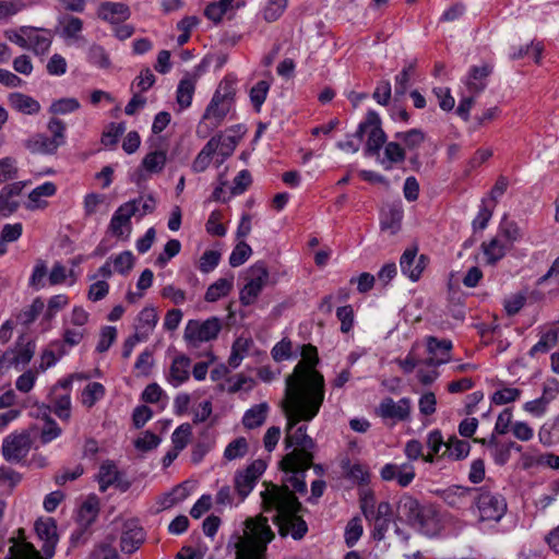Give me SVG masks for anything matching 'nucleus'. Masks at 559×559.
Returning a JSON list of instances; mask_svg holds the SVG:
<instances>
[{
    "label": "nucleus",
    "instance_id": "nucleus-1",
    "mask_svg": "<svg viewBox=\"0 0 559 559\" xmlns=\"http://www.w3.org/2000/svg\"><path fill=\"white\" fill-rule=\"evenodd\" d=\"M301 360L285 379V395H289L295 406L306 402L307 415L319 413L325 396V381L316 367L319 364L318 350L311 344L301 347Z\"/></svg>",
    "mask_w": 559,
    "mask_h": 559
},
{
    "label": "nucleus",
    "instance_id": "nucleus-2",
    "mask_svg": "<svg viewBox=\"0 0 559 559\" xmlns=\"http://www.w3.org/2000/svg\"><path fill=\"white\" fill-rule=\"evenodd\" d=\"M282 407L287 419L285 447L289 449L297 447L292 452L286 454L281 464L284 468L295 471L297 467L309 469L312 465L313 455L311 449L314 447V441L307 435V426H299L294 429L300 421H311L319 413L307 417L308 412L306 402H302L300 406H295L289 395L284 394L282 401Z\"/></svg>",
    "mask_w": 559,
    "mask_h": 559
},
{
    "label": "nucleus",
    "instance_id": "nucleus-3",
    "mask_svg": "<svg viewBox=\"0 0 559 559\" xmlns=\"http://www.w3.org/2000/svg\"><path fill=\"white\" fill-rule=\"evenodd\" d=\"M265 489L261 491L263 508L265 511H275L274 523L278 527L281 536L288 534L294 539H301L307 531V523L298 515L301 503L286 487L264 483Z\"/></svg>",
    "mask_w": 559,
    "mask_h": 559
},
{
    "label": "nucleus",
    "instance_id": "nucleus-4",
    "mask_svg": "<svg viewBox=\"0 0 559 559\" xmlns=\"http://www.w3.org/2000/svg\"><path fill=\"white\" fill-rule=\"evenodd\" d=\"M274 537L267 519L259 515L247 519L229 544L235 548L236 559H266L267 545Z\"/></svg>",
    "mask_w": 559,
    "mask_h": 559
},
{
    "label": "nucleus",
    "instance_id": "nucleus-5",
    "mask_svg": "<svg viewBox=\"0 0 559 559\" xmlns=\"http://www.w3.org/2000/svg\"><path fill=\"white\" fill-rule=\"evenodd\" d=\"M396 518L426 535H433L437 532L436 511L423 507L414 497L404 493L396 506Z\"/></svg>",
    "mask_w": 559,
    "mask_h": 559
},
{
    "label": "nucleus",
    "instance_id": "nucleus-6",
    "mask_svg": "<svg viewBox=\"0 0 559 559\" xmlns=\"http://www.w3.org/2000/svg\"><path fill=\"white\" fill-rule=\"evenodd\" d=\"M222 330V320L211 317L204 321L189 320L183 332V340L189 347L198 348L201 343L216 340Z\"/></svg>",
    "mask_w": 559,
    "mask_h": 559
},
{
    "label": "nucleus",
    "instance_id": "nucleus-7",
    "mask_svg": "<svg viewBox=\"0 0 559 559\" xmlns=\"http://www.w3.org/2000/svg\"><path fill=\"white\" fill-rule=\"evenodd\" d=\"M37 536L44 542L41 547L45 557L31 544L23 543L16 547L15 559H22L26 546L33 548L39 559H50L55 555L56 545L58 543L57 526L52 519L39 520L35 523Z\"/></svg>",
    "mask_w": 559,
    "mask_h": 559
},
{
    "label": "nucleus",
    "instance_id": "nucleus-8",
    "mask_svg": "<svg viewBox=\"0 0 559 559\" xmlns=\"http://www.w3.org/2000/svg\"><path fill=\"white\" fill-rule=\"evenodd\" d=\"M474 503L480 521L499 522L507 512L506 499L497 493L477 488Z\"/></svg>",
    "mask_w": 559,
    "mask_h": 559
},
{
    "label": "nucleus",
    "instance_id": "nucleus-9",
    "mask_svg": "<svg viewBox=\"0 0 559 559\" xmlns=\"http://www.w3.org/2000/svg\"><path fill=\"white\" fill-rule=\"evenodd\" d=\"M365 133L368 134L366 154L373 155L379 153L386 140V135L381 128L379 115L373 110L367 112L365 120L359 123L355 136L360 141Z\"/></svg>",
    "mask_w": 559,
    "mask_h": 559
},
{
    "label": "nucleus",
    "instance_id": "nucleus-10",
    "mask_svg": "<svg viewBox=\"0 0 559 559\" xmlns=\"http://www.w3.org/2000/svg\"><path fill=\"white\" fill-rule=\"evenodd\" d=\"M247 284L240 290V302L252 305L269 281V271L264 262H257L248 270Z\"/></svg>",
    "mask_w": 559,
    "mask_h": 559
},
{
    "label": "nucleus",
    "instance_id": "nucleus-11",
    "mask_svg": "<svg viewBox=\"0 0 559 559\" xmlns=\"http://www.w3.org/2000/svg\"><path fill=\"white\" fill-rule=\"evenodd\" d=\"M2 455L5 461L19 463L24 460L31 450V438L26 432L11 433L3 439Z\"/></svg>",
    "mask_w": 559,
    "mask_h": 559
},
{
    "label": "nucleus",
    "instance_id": "nucleus-12",
    "mask_svg": "<svg viewBox=\"0 0 559 559\" xmlns=\"http://www.w3.org/2000/svg\"><path fill=\"white\" fill-rule=\"evenodd\" d=\"M265 471V463L261 460L252 462L243 471H239L235 475V490L240 500H243L253 489L259 477Z\"/></svg>",
    "mask_w": 559,
    "mask_h": 559
},
{
    "label": "nucleus",
    "instance_id": "nucleus-13",
    "mask_svg": "<svg viewBox=\"0 0 559 559\" xmlns=\"http://www.w3.org/2000/svg\"><path fill=\"white\" fill-rule=\"evenodd\" d=\"M426 347L428 357L423 360V365L429 368H437L450 360V352L453 344L447 338L439 340L435 336H427Z\"/></svg>",
    "mask_w": 559,
    "mask_h": 559
},
{
    "label": "nucleus",
    "instance_id": "nucleus-14",
    "mask_svg": "<svg viewBox=\"0 0 559 559\" xmlns=\"http://www.w3.org/2000/svg\"><path fill=\"white\" fill-rule=\"evenodd\" d=\"M412 401L408 397H402L395 402L391 397L383 399L377 407V415L383 419H394L405 421L409 419Z\"/></svg>",
    "mask_w": 559,
    "mask_h": 559
},
{
    "label": "nucleus",
    "instance_id": "nucleus-15",
    "mask_svg": "<svg viewBox=\"0 0 559 559\" xmlns=\"http://www.w3.org/2000/svg\"><path fill=\"white\" fill-rule=\"evenodd\" d=\"M242 133V127L237 126L235 128L228 129L225 134L213 136L210 140L215 142V144L213 145V153L215 154V156H217V165L224 163V160L234 153L238 144V140Z\"/></svg>",
    "mask_w": 559,
    "mask_h": 559
},
{
    "label": "nucleus",
    "instance_id": "nucleus-16",
    "mask_svg": "<svg viewBox=\"0 0 559 559\" xmlns=\"http://www.w3.org/2000/svg\"><path fill=\"white\" fill-rule=\"evenodd\" d=\"M427 265V258L424 254H417V248H407L400 259V267L403 275L408 277L412 282L420 278Z\"/></svg>",
    "mask_w": 559,
    "mask_h": 559
},
{
    "label": "nucleus",
    "instance_id": "nucleus-17",
    "mask_svg": "<svg viewBox=\"0 0 559 559\" xmlns=\"http://www.w3.org/2000/svg\"><path fill=\"white\" fill-rule=\"evenodd\" d=\"M144 539L145 533L136 521L132 520L124 523L120 538V547L123 552L133 554L143 544Z\"/></svg>",
    "mask_w": 559,
    "mask_h": 559
},
{
    "label": "nucleus",
    "instance_id": "nucleus-18",
    "mask_svg": "<svg viewBox=\"0 0 559 559\" xmlns=\"http://www.w3.org/2000/svg\"><path fill=\"white\" fill-rule=\"evenodd\" d=\"M380 474L383 480H396L401 487H407L415 478V468L409 463H389L381 468Z\"/></svg>",
    "mask_w": 559,
    "mask_h": 559
},
{
    "label": "nucleus",
    "instance_id": "nucleus-19",
    "mask_svg": "<svg viewBox=\"0 0 559 559\" xmlns=\"http://www.w3.org/2000/svg\"><path fill=\"white\" fill-rule=\"evenodd\" d=\"M134 216V212L131 205L121 204L114 213L110 223L109 230L116 237H129L131 233V217Z\"/></svg>",
    "mask_w": 559,
    "mask_h": 559
},
{
    "label": "nucleus",
    "instance_id": "nucleus-20",
    "mask_svg": "<svg viewBox=\"0 0 559 559\" xmlns=\"http://www.w3.org/2000/svg\"><path fill=\"white\" fill-rule=\"evenodd\" d=\"M97 15L103 21L116 25L127 21L131 15V11L130 8L122 2L106 1L99 4Z\"/></svg>",
    "mask_w": 559,
    "mask_h": 559
},
{
    "label": "nucleus",
    "instance_id": "nucleus-21",
    "mask_svg": "<svg viewBox=\"0 0 559 559\" xmlns=\"http://www.w3.org/2000/svg\"><path fill=\"white\" fill-rule=\"evenodd\" d=\"M477 488L452 486L442 492L443 501L451 508L462 509L474 503Z\"/></svg>",
    "mask_w": 559,
    "mask_h": 559
},
{
    "label": "nucleus",
    "instance_id": "nucleus-22",
    "mask_svg": "<svg viewBox=\"0 0 559 559\" xmlns=\"http://www.w3.org/2000/svg\"><path fill=\"white\" fill-rule=\"evenodd\" d=\"M191 359L186 355L176 356L166 376L167 381L175 388L180 386L190 378Z\"/></svg>",
    "mask_w": 559,
    "mask_h": 559
},
{
    "label": "nucleus",
    "instance_id": "nucleus-23",
    "mask_svg": "<svg viewBox=\"0 0 559 559\" xmlns=\"http://www.w3.org/2000/svg\"><path fill=\"white\" fill-rule=\"evenodd\" d=\"M231 107L233 104L213 95L203 114V120H210L214 127H218L228 115Z\"/></svg>",
    "mask_w": 559,
    "mask_h": 559
},
{
    "label": "nucleus",
    "instance_id": "nucleus-24",
    "mask_svg": "<svg viewBox=\"0 0 559 559\" xmlns=\"http://www.w3.org/2000/svg\"><path fill=\"white\" fill-rule=\"evenodd\" d=\"M98 484H99V490L105 492L108 487L110 486H117L121 487L123 490L128 488V485L121 486L120 483V473L117 468V466L110 462H104L99 467L98 473Z\"/></svg>",
    "mask_w": 559,
    "mask_h": 559
},
{
    "label": "nucleus",
    "instance_id": "nucleus-25",
    "mask_svg": "<svg viewBox=\"0 0 559 559\" xmlns=\"http://www.w3.org/2000/svg\"><path fill=\"white\" fill-rule=\"evenodd\" d=\"M392 521V508L388 501H382L377 506L374 514V533L373 536L377 539H383L385 532Z\"/></svg>",
    "mask_w": 559,
    "mask_h": 559
},
{
    "label": "nucleus",
    "instance_id": "nucleus-26",
    "mask_svg": "<svg viewBox=\"0 0 559 559\" xmlns=\"http://www.w3.org/2000/svg\"><path fill=\"white\" fill-rule=\"evenodd\" d=\"M9 104L13 109L25 115H34L40 110V105L36 99L21 93H11Z\"/></svg>",
    "mask_w": 559,
    "mask_h": 559
},
{
    "label": "nucleus",
    "instance_id": "nucleus-27",
    "mask_svg": "<svg viewBox=\"0 0 559 559\" xmlns=\"http://www.w3.org/2000/svg\"><path fill=\"white\" fill-rule=\"evenodd\" d=\"M28 35L26 48L32 49L36 55L44 53L51 45V34L47 29L31 27Z\"/></svg>",
    "mask_w": 559,
    "mask_h": 559
},
{
    "label": "nucleus",
    "instance_id": "nucleus-28",
    "mask_svg": "<svg viewBox=\"0 0 559 559\" xmlns=\"http://www.w3.org/2000/svg\"><path fill=\"white\" fill-rule=\"evenodd\" d=\"M484 254L489 264H495L502 259L507 251L511 248L507 242L501 239V236H496L488 243L481 245Z\"/></svg>",
    "mask_w": 559,
    "mask_h": 559
},
{
    "label": "nucleus",
    "instance_id": "nucleus-29",
    "mask_svg": "<svg viewBox=\"0 0 559 559\" xmlns=\"http://www.w3.org/2000/svg\"><path fill=\"white\" fill-rule=\"evenodd\" d=\"M195 75H187L179 82L177 87V104L181 109H186L191 105L195 91Z\"/></svg>",
    "mask_w": 559,
    "mask_h": 559
},
{
    "label": "nucleus",
    "instance_id": "nucleus-30",
    "mask_svg": "<svg viewBox=\"0 0 559 559\" xmlns=\"http://www.w3.org/2000/svg\"><path fill=\"white\" fill-rule=\"evenodd\" d=\"M157 321L158 316L153 307H146L142 309L138 317L135 333H140V336L146 340L150 333L154 330Z\"/></svg>",
    "mask_w": 559,
    "mask_h": 559
},
{
    "label": "nucleus",
    "instance_id": "nucleus-31",
    "mask_svg": "<svg viewBox=\"0 0 559 559\" xmlns=\"http://www.w3.org/2000/svg\"><path fill=\"white\" fill-rule=\"evenodd\" d=\"M27 148L37 154H55L60 147L51 136L36 134L27 141Z\"/></svg>",
    "mask_w": 559,
    "mask_h": 559
},
{
    "label": "nucleus",
    "instance_id": "nucleus-32",
    "mask_svg": "<svg viewBox=\"0 0 559 559\" xmlns=\"http://www.w3.org/2000/svg\"><path fill=\"white\" fill-rule=\"evenodd\" d=\"M28 181H16L4 186L0 190V211L15 209L16 204L11 202L13 197L20 195L22 190L27 186Z\"/></svg>",
    "mask_w": 559,
    "mask_h": 559
},
{
    "label": "nucleus",
    "instance_id": "nucleus-33",
    "mask_svg": "<svg viewBox=\"0 0 559 559\" xmlns=\"http://www.w3.org/2000/svg\"><path fill=\"white\" fill-rule=\"evenodd\" d=\"M166 160V152L163 150H155L144 156L141 166L143 170L148 174H158L163 171Z\"/></svg>",
    "mask_w": 559,
    "mask_h": 559
},
{
    "label": "nucleus",
    "instance_id": "nucleus-34",
    "mask_svg": "<svg viewBox=\"0 0 559 559\" xmlns=\"http://www.w3.org/2000/svg\"><path fill=\"white\" fill-rule=\"evenodd\" d=\"M269 412V405L261 403L249 408L242 418V424L249 429L260 427L264 424Z\"/></svg>",
    "mask_w": 559,
    "mask_h": 559
},
{
    "label": "nucleus",
    "instance_id": "nucleus-35",
    "mask_svg": "<svg viewBox=\"0 0 559 559\" xmlns=\"http://www.w3.org/2000/svg\"><path fill=\"white\" fill-rule=\"evenodd\" d=\"M282 469L290 473L292 475L286 478V484L283 487H286L290 493L295 496L294 492L305 493L307 491V485L305 481V473L307 469L302 467H297L295 471L284 468L281 464Z\"/></svg>",
    "mask_w": 559,
    "mask_h": 559
},
{
    "label": "nucleus",
    "instance_id": "nucleus-36",
    "mask_svg": "<svg viewBox=\"0 0 559 559\" xmlns=\"http://www.w3.org/2000/svg\"><path fill=\"white\" fill-rule=\"evenodd\" d=\"M57 191V187L53 182L47 181L38 187H36L28 194V203L26 207L29 210L39 209L41 204V198L52 197Z\"/></svg>",
    "mask_w": 559,
    "mask_h": 559
},
{
    "label": "nucleus",
    "instance_id": "nucleus-37",
    "mask_svg": "<svg viewBox=\"0 0 559 559\" xmlns=\"http://www.w3.org/2000/svg\"><path fill=\"white\" fill-rule=\"evenodd\" d=\"M558 343V331L550 329L540 334L539 341L530 349V356L535 357L538 354H545L555 347Z\"/></svg>",
    "mask_w": 559,
    "mask_h": 559
},
{
    "label": "nucleus",
    "instance_id": "nucleus-38",
    "mask_svg": "<svg viewBox=\"0 0 559 559\" xmlns=\"http://www.w3.org/2000/svg\"><path fill=\"white\" fill-rule=\"evenodd\" d=\"M233 276L230 278H218L207 288L205 293V300L209 302H214L226 296L233 288Z\"/></svg>",
    "mask_w": 559,
    "mask_h": 559
},
{
    "label": "nucleus",
    "instance_id": "nucleus-39",
    "mask_svg": "<svg viewBox=\"0 0 559 559\" xmlns=\"http://www.w3.org/2000/svg\"><path fill=\"white\" fill-rule=\"evenodd\" d=\"M471 451V444L465 440H460L456 437H451L445 444V452L449 457L453 460L465 459Z\"/></svg>",
    "mask_w": 559,
    "mask_h": 559
},
{
    "label": "nucleus",
    "instance_id": "nucleus-40",
    "mask_svg": "<svg viewBox=\"0 0 559 559\" xmlns=\"http://www.w3.org/2000/svg\"><path fill=\"white\" fill-rule=\"evenodd\" d=\"M44 301L41 298L37 297L33 300L32 305L24 308L19 314L17 320L23 325H29L33 323L37 317L43 312L44 310Z\"/></svg>",
    "mask_w": 559,
    "mask_h": 559
},
{
    "label": "nucleus",
    "instance_id": "nucleus-41",
    "mask_svg": "<svg viewBox=\"0 0 559 559\" xmlns=\"http://www.w3.org/2000/svg\"><path fill=\"white\" fill-rule=\"evenodd\" d=\"M237 91V81L233 75H226L216 88L214 96H218L230 104H234Z\"/></svg>",
    "mask_w": 559,
    "mask_h": 559
},
{
    "label": "nucleus",
    "instance_id": "nucleus-42",
    "mask_svg": "<svg viewBox=\"0 0 559 559\" xmlns=\"http://www.w3.org/2000/svg\"><path fill=\"white\" fill-rule=\"evenodd\" d=\"M80 108V103L76 98L67 97L53 100L49 107V112L57 115L71 114Z\"/></svg>",
    "mask_w": 559,
    "mask_h": 559
},
{
    "label": "nucleus",
    "instance_id": "nucleus-43",
    "mask_svg": "<svg viewBox=\"0 0 559 559\" xmlns=\"http://www.w3.org/2000/svg\"><path fill=\"white\" fill-rule=\"evenodd\" d=\"M271 86L270 80H261L257 82L251 88H250V100L253 104L255 109H260L262 104L264 103L267 92Z\"/></svg>",
    "mask_w": 559,
    "mask_h": 559
},
{
    "label": "nucleus",
    "instance_id": "nucleus-44",
    "mask_svg": "<svg viewBox=\"0 0 559 559\" xmlns=\"http://www.w3.org/2000/svg\"><path fill=\"white\" fill-rule=\"evenodd\" d=\"M105 394V388L99 382H92L86 385L82 394V402L85 406L92 407L96 401Z\"/></svg>",
    "mask_w": 559,
    "mask_h": 559
},
{
    "label": "nucleus",
    "instance_id": "nucleus-45",
    "mask_svg": "<svg viewBox=\"0 0 559 559\" xmlns=\"http://www.w3.org/2000/svg\"><path fill=\"white\" fill-rule=\"evenodd\" d=\"M214 144V141H209L195 157L192 164V169L195 173H202L209 167L212 156H215L213 153Z\"/></svg>",
    "mask_w": 559,
    "mask_h": 559
},
{
    "label": "nucleus",
    "instance_id": "nucleus-46",
    "mask_svg": "<svg viewBox=\"0 0 559 559\" xmlns=\"http://www.w3.org/2000/svg\"><path fill=\"white\" fill-rule=\"evenodd\" d=\"M543 49L544 46L542 43H532L531 45L520 47L518 50L513 49V51L510 53V57L512 59H520L525 56L532 57L535 63L538 66Z\"/></svg>",
    "mask_w": 559,
    "mask_h": 559
},
{
    "label": "nucleus",
    "instance_id": "nucleus-47",
    "mask_svg": "<svg viewBox=\"0 0 559 559\" xmlns=\"http://www.w3.org/2000/svg\"><path fill=\"white\" fill-rule=\"evenodd\" d=\"M85 335V328L73 326L69 324L67 320H64L63 342L66 345H69L71 347L76 346L82 342Z\"/></svg>",
    "mask_w": 559,
    "mask_h": 559
},
{
    "label": "nucleus",
    "instance_id": "nucleus-48",
    "mask_svg": "<svg viewBox=\"0 0 559 559\" xmlns=\"http://www.w3.org/2000/svg\"><path fill=\"white\" fill-rule=\"evenodd\" d=\"M118 557L112 540H104L97 544L90 555V559H118Z\"/></svg>",
    "mask_w": 559,
    "mask_h": 559
},
{
    "label": "nucleus",
    "instance_id": "nucleus-49",
    "mask_svg": "<svg viewBox=\"0 0 559 559\" xmlns=\"http://www.w3.org/2000/svg\"><path fill=\"white\" fill-rule=\"evenodd\" d=\"M192 433V428L189 424H182L173 432L171 440L174 443V450L180 452L189 443V439Z\"/></svg>",
    "mask_w": 559,
    "mask_h": 559
},
{
    "label": "nucleus",
    "instance_id": "nucleus-50",
    "mask_svg": "<svg viewBox=\"0 0 559 559\" xmlns=\"http://www.w3.org/2000/svg\"><path fill=\"white\" fill-rule=\"evenodd\" d=\"M53 412L62 420H69L71 416V400L69 393L55 395Z\"/></svg>",
    "mask_w": 559,
    "mask_h": 559
},
{
    "label": "nucleus",
    "instance_id": "nucleus-51",
    "mask_svg": "<svg viewBox=\"0 0 559 559\" xmlns=\"http://www.w3.org/2000/svg\"><path fill=\"white\" fill-rule=\"evenodd\" d=\"M19 175V168L16 159L12 157H4L0 159V182H7L9 180L16 179Z\"/></svg>",
    "mask_w": 559,
    "mask_h": 559
},
{
    "label": "nucleus",
    "instance_id": "nucleus-52",
    "mask_svg": "<svg viewBox=\"0 0 559 559\" xmlns=\"http://www.w3.org/2000/svg\"><path fill=\"white\" fill-rule=\"evenodd\" d=\"M364 532L361 520L359 518L352 519L345 528V543L348 547H353L361 537Z\"/></svg>",
    "mask_w": 559,
    "mask_h": 559
},
{
    "label": "nucleus",
    "instance_id": "nucleus-53",
    "mask_svg": "<svg viewBox=\"0 0 559 559\" xmlns=\"http://www.w3.org/2000/svg\"><path fill=\"white\" fill-rule=\"evenodd\" d=\"M83 22L76 16H68L62 22L61 34L66 38L76 39L82 32Z\"/></svg>",
    "mask_w": 559,
    "mask_h": 559
},
{
    "label": "nucleus",
    "instance_id": "nucleus-54",
    "mask_svg": "<svg viewBox=\"0 0 559 559\" xmlns=\"http://www.w3.org/2000/svg\"><path fill=\"white\" fill-rule=\"evenodd\" d=\"M248 452V443L245 438H237L231 441L225 449V459L231 461L238 457H242Z\"/></svg>",
    "mask_w": 559,
    "mask_h": 559
},
{
    "label": "nucleus",
    "instance_id": "nucleus-55",
    "mask_svg": "<svg viewBox=\"0 0 559 559\" xmlns=\"http://www.w3.org/2000/svg\"><path fill=\"white\" fill-rule=\"evenodd\" d=\"M251 252L250 246L245 241H240L230 253L229 264L233 267L240 266L249 259Z\"/></svg>",
    "mask_w": 559,
    "mask_h": 559
},
{
    "label": "nucleus",
    "instance_id": "nucleus-56",
    "mask_svg": "<svg viewBox=\"0 0 559 559\" xmlns=\"http://www.w3.org/2000/svg\"><path fill=\"white\" fill-rule=\"evenodd\" d=\"M288 0H269L263 11V17L267 22L276 21L285 11Z\"/></svg>",
    "mask_w": 559,
    "mask_h": 559
},
{
    "label": "nucleus",
    "instance_id": "nucleus-57",
    "mask_svg": "<svg viewBox=\"0 0 559 559\" xmlns=\"http://www.w3.org/2000/svg\"><path fill=\"white\" fill-rule=\"evenodd\" d=\"M395 136L402 140L405 146L409 150L418 147L425 140V134L419 129H412L407 132H400L396 133Z\"/></svg>",
    "mask_w": 559,
    "mask_h": 559
},
{
    "label": "nucleus",
    "instance_id": "nucleus-58",
    "mask_svg": "<svg viewBox=\"0 0 559 559\" xmlns=\"http://www.w3.org/2000/svg\"><path fill=\"white\" fill-rule=\"evenodd\" d=\"M87 58L93 67L108 68L110 66L108 55L100 46H92L88 49Z\"/></svg>",
    "mask_w": 559,
    "mask_h": 559
},
{
    "label": "nucleus",
    "instance_id": "nucleus-59",
    "mask_svg": "<svg viewBox=\"0 0 559 559\" xmlns=\"http://www.w3.org/2000/svg\"><path fill=\"white\" fill-rule=\"evenodd\" d=\"M47 129L51 133V138L56 141L57 144L60 146L64 145L67 126L62 120L52 117L48 121Z\"/></svg>",
    "mask_w": 559,
    "mask_h": 559
},
{
    "label": "nucleus",
    "instance_id": "nucleus-60",
    "mask_svg": "<svg viewBox=\"0 0 559 559\" xmlns=\"http://www.w3.org/2000/svg\"><path fill=\"white\" fill-rule=\"evenodd\" d=\"M221 260V253L215 250H206L199 261V270L202 273H210L213 271Z\"/></svg>",
    "mask_w": 559,
    "mask_h": 559
},
{
    "label": "nucleus",
    "instance_id": "nucleus-61",
    "mask_svg": "<svg viewBox=\"0 0 559 559\" xmlns=\"http://www.w3.org/2000/svg\"><path fill=\"white\" fill-rule=\"evenodd\" d=\"M62 430L58 426V424L51 419L47 418L40 431V441L46 444L57 439L61 435Z\"/></svg>",
    "mask_w": 559,
    "mask_h": 559
},
{
    "label": "nucleus",
    "instance_id": "nucleus-62",
    "mask_svg": "<svg viewBox=\"0 0 559 559\" xmlns=\"http://www.w3.org/2000/svg\"><path fill=\"white\" fill-rule=\"evenodd\" d=\"M521 391L516 388H503L493 393L491 400L497 405H503L516 401Z\"/></svg>",
    "mask_w": 559,
    "mask_h": 559
},
{
    "label": "nucleus",
    "instance_id": "nucleus-63",
    "mask_svg": "<svg viewBox=\"0 0 559 559\" xmlns=\"http://www.w3.org/2000/svg\"><path fill=\"white\" fill-rule=\"evenodd\" d=\"M488 72H471L465 79V85L471 92L478 93L487 85Z\"/></svg>",
    "mask_w": 559,
    "mask_h": 559
},
{
    "label": "nucleus",
    "instance_id": "nucleus-64",
    "mask_svg": "<svg viewBox=\"0 0 559 559\" xmlns=\"http://www.w3.org/2000/svg\"><path fill=\"white\" fill-rule=\"evenodd\" d=\"M153 352L146 348L139 355L134 368L140 376H148L153 367Z\"/></svg>",
    "mask_w": 559,
    "mask_h": 559
}]
</instances>
